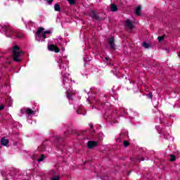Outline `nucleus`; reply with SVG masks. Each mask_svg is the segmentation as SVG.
Returning a JSON list of instances; mask_svg holds the SVG:
<instances>
[{
	"label": "nucleus",
	"mask_w": 180,
	"mask_h": 180,
	"mask_svg": "<svg viewBox=\"0 0 180 180\" xmlns=\"http://www.w3.org/2000/svg\"><path fill=\"white\" fill-rule=\"evenodd\" d=\"M3 63H6V64H11V60L8 58H4Z\"/></svg>",
	"instance_id": "6ab92c4d"
},
{
	"label": "nucleus",
	"mask_w": 180,
	"mask_h": 180,
	"mask_svg": "<svg viewBox=\"0 0 180 180\" xmlns=\"http://www.w3.org/2000/svg\"><path fill=\"white\" fill-rule=\"evenodd\" d=\"M4 109H5V105H0V112H1V110H4Z\"/></svg>",
	"instance_id": "c756f323"
},
{
	"label": "nucleus",
	"mask_w": 180,
	"mask_h": 180,
	"mask_svg": "<svg viewBox=\"0 0 180 180\" xmlns=\"http://www.w3.org/2000/svg\"><path fill=\"white\" fill-rule=\"evenodd\" d=\"M103 61H104V63H108V61H109V59H108V58H105L103 59Z\"/></svg>",
	"instance_id": "7c9ffc66"
},
{
	"label": "nucleus",
	"mask_w": 180,
	"mask_h": 180,
	"mask_svg": "<svg viewBox=\"0 0 180 180\" xmlns=\"http://www.w3.org/2000/svg\"><path fill=\"white\" fill-rule=\"evenodd\" d=\"M125 27H128L130 30H132V29L134 27V25L130 20L127 19L125 21Z\"/></svg>",
	"instance_id": "1a4fd4ad"
},
{
	"label": "nucleus",
	"mask_w": 180,
	"mask_h": 180,
	"mask_svg": "<svg viewBox=\"0 0 180 180\" xmlns=\"http://www.w3.org/2000/svg\"><path fill=\"white\" fill-rule=\"evenodd\" d=\"M68 133H70V131H68Z\"/></svg>",
	"instance_id": "a19ab883"
},
{
	"label": "nucleus",
	"mask_w": 180,
	"mask_h": 180,
	"mask_svg": "<svg viewBox=\"0 0 180 180\" xmlns=\"http://www.w3.org/2000/svg\"><path fill=\"white\" fill-rule=\"evenodd\" d=\"M70 5H74L75 4V0H67Z\"/></svg>",
	"instance_id": "b1692460"
},
{
	"label": "nucleus",
	"mask_w": 180,
	"mask_h": 180,
	"mask_svg": "<svg viewBox=\"0 0 180 180\" xmlns=\"http://www.w3.org/2000/svg\"><path fill=\"white\" fill-rule=\"evenodd\" d=\"M108 44L112 50H115L116 49V44H115V37L109 38L108 40Z\"/></svg>",
	"instance_id": "423d86ee"
},
{
	"label": "nucleus",
	"mask_w": 180,
	"mask_h": 180,
	"mask_svg": "<svg viewBox=\"0 0 180 180\" xmlns=\"http://www.w3.org/2000/svg\"><path fill=\"white\" fill-rule=\"evenodd\" d=\"M101 179L103 180H108L109 179V177L108 176H104L101 178Z\"/></svg>",
	"instance_id": "c85d7f7f"
},
{
	"label": "nucleus",
	"mask_w": 180,
	"mask_h": 180,
	"mask_svg": "<svg viewBox=\"0 0 180 180\" xmlns=\"http://www.w3.org/2000/svg\"><path fill=\"white\" fill-rule=\"evenodd\" d=\"M50 33H51V32H50L49 30L47 31H44V34H50Z\"/></svg>",
	"instance_id": "bb28decb"
},
{
	"label": "nucleus",
	"mask_w": 180,
	"mask_h": 180,
	"mask_svg": "<svg viewBox=\"0 0 180 180\" xmlns=\"http://www.w3.org/2000/svg\"><path fill=\"white\" fill-rule=\"evenodd\" d=\"M44 160V155H41L40 158L37 160L38 162H41Z\"/></svg>",
	"instance_id": "aec40b11"
},
{
	"label": "nucleus",
	"mask_w": 180,
	"mask_h": 180,
	"mask_svg": "<svg viewBox=\"0 0 180 180\" xmlns=\"http://www.w3.org/2000/svg\"><path fill=\"white\" fill-rule=\"evenodd\" d=\"M35 37L38 41H43V39H46L44 34V28L39 27L35 34Z\"/></svg>",
	"instance_id": "20e7f679"
},
{
	"label": "nucleus",
	"mask_w": 180,
	"mask_h": 180,
	"mask_svg": "<svg viewBox=\"0 0 180 180\" xmlns=\"http://www.w3.org/2000/svg\"><path fill=\"white\" fill-rule=\"evenodd\" d=\"M60 140H63V139L60 138V136H56L55 139V141H60Z\"/></svg>",
	"instance_id": "a878e982"
},
{
	"label": "nucleus",
	"mask_w": 180,
	"mask_h": 180,
	"mask_svg": "<svg viewBox=\"0 0 180 180\" xmlns=\"http://www.w3.org/2000/svg\"><path fill=\"white\" fill-rule=\"evenodd\" d=\"M148 98H153V94H149V95H148Z\"/></svg>",
	"instance_id": "473e14b6"
},
{
	"label": "nucleus",
	"mask_w": 180,
	"mask_h": 180,
	"mask_svg": "<svg viewBox=\"0 0 180 180\" xmlns=\"http://www.w3.org/2000/svg\"><path fill=\"white\" fill-rule=\"evenodd\" d=\"M48 50L49 51H54L55 53H59L60 52V49L57 46L56 44H51L48 46Z\"/></svg>",
	"instance_id": "39448f33"
},
{
	"label": "nucleus",
	"mask_w": 180,
	"mask_h": 180,
	"mask_svg": "<svg viewBox=\"0 0 180 180\" xmlns=\"http://www.w3.org/2000/svg\"><path fill=\"white\" fill-rule=\"evenodd\" d=\"M58 63L60 64V70H63V71H65V70H67L68 65H65L64 63H63V59L59 58Z\"/></svg>",
	"instance_id": "9d476101"
},
{
	"label": "nucleus",
	"mask_w": 180,
	"mask_h": 180,
	"mask_svg": "<svg viewBox=\"0 0 180 180\" xmlns=\"http://www.w3.org/2000/svg\"><path fill=\"white\" fill-rule=\"evenodd\" d=\"M164 39H165V37H164V36L158 37V40L159 42L162 41V40H164Z\"/></svg>",
	"instance_id": "393cba45"
},
{
	"label": "nucleus",
	"mask_w": 180,
	"mask_h": 180,
	"mask_svg": "<svg viewBox=\"0 0 180 180\" xmlns=\"http://www.w3.org/2000/svg\"><path fill=\"white\" fill-rule=\"evenodd\" d=\"M135 15L140 16L141 15V6H138L134 11Z\"/></svg>",
	"instance_id": "f8f14e48"
},
{
	"label": "nucleus",
	"mask_w": 180,
	"mask_h": 180,
	"mask_svg": "<svg viewBox=\"0 0 180 180\" xmlns=\"http://www.w3.org/2000/svg\"><path fill=\"white\" fill-rule=\"evenodd\" d=\"M63 84H64V86L65 88H66V89H68V85L69 86H70L71 85V79H69L68 77L63 75Z\"/></svg>",
	"instance_id": "6e6552de"
},
{
	"label": "nucleus",
	"mask_w": 180,
	"mask_h": 180,
	"mask_svg": "<svg viewBox=\"0 0 180 180\" xmlns=\"http://www.w3.org/2000/svg\"><path fill=\"white\" fill-rule=\"evenodd\" d=\"M0 58H2V56H0Z\"/></svg>",
	"instance_id": "ea45409f"
},
{
	"label": "nucleus",
	"mask_w": 180,
	"mask_h": 180,
	"mask_svg": "<svg viewBox=\"0 0 180 180\" xmlns=\"http://www.w3.org/2000/svg\"><path fill=\"white\" fill-rule=\"evenodd\" d=\"M110 9H111V12H116L117 11V6L112 4L110 5Z\"/></svg>",
	"instance_id": "4468645a"
},
{
	"label": "nucleus",
	"mask_w": 180,
	"mask_h": 180,
	"mask_svg": "<svg viewBox=\"0 0 180 180\" xmlns=\"http://www.w3.org/2000/svg\"><path fill=\"white\" fill-rule=\"evenodd\" d=\"M1 143L2 146H8V144H9V140L3 138L1 140Z\"/></svg>",
	"instance_id": "ddd939ff"
},
{
	"label": "nucleus",
	"mask_w": 180,
	"mask_h": 180,
	"mask_svg": "<svg viewBox=\"0 0 180 180\" xmlns=\"http://www.w3.org/2000/svg\"><path fill=\"white\" fill-rule=\"evenodd\" d=\"M97 146H98V142L96 141H89L87 143V146L89 147V148H94V147H96Z\"/></svg>",
	"instance_id": "9b49d317"
},
{
	"label": "nucleus",
	"mask_w": 180,
	"mask_h": 180,
	"mask_svg": "<svg viewBox=\"0 0 180 180\" xmlns=\"http://www.w3.org/2000/svg\"><path fill=\"white\" fill-rule=\"evenodd\" d=\"M77 115H79V112L78 110H77Z\"/></svg>",
	"instance_id": "4c0bfd02"
},
{
	"label": "nucleus",
	"mask_w": 180,
	"mask_h": 180,
	"mask_svg": "<svg viewBox=\"0 0 180 180\" xmlns=\"http://www.w3.org/2000/svg\"><path fill=\"white\" fill-rule=\"evenodd\" d=\"M54 0H49L48 2L49 4H51V2H53Z\"/></svg>",
	"instance_id": "f704fd0d"
},
{
	"label": "nucleus",
	"mask_w": 180,
	"mask_h": 180,
	"mask_svg": "<svg viewBox=\"0 0 180 180\" xmlns=\"http://www.w3.org/2000/svg\"><path fill=\"white\" fill-rule=\"evenodd\" d=\"M90 127H91V129H92V127H94V125L90 124Z\"/></svg>",
	"instance_id": "e433bc0d"
},
{
	"label": "nucleus",
	"mask_w": 180,
	"mask_h": 180,
	"mask_svg": "<svg viewBox=\"0 0 180 180\" xmlns=\"http://www.w3.org/2000/svg\"><path fill=\"white\" fill-rule=\"evenodd\" d=\"M142 46H143L144 49H150V47H151V44L147 42H143L142 43Z\"/></svg>",
	"instance_id": "2eb2a0df"
},
{
	"label": "nucleus",
	"mask_w": 180,
	"mask_h": 180,
	"mask_svg": "<svg viewBox=\"0 0 180 180\" xmlns=\"http://www.w3.org/2000/svg\"><path fill=\"white\" fill-rule=\"evenodd\" d=\"M176 160V157L174 155H170V161H175Z\"/></svg>",
	"instance_id": "412c9836"
},
{
	"label": "nucleus",
	"mask_w": 180,
	"mask_h": 180,
	"mask_svg": "<svg viewBox=\"0 0 180 180\" xmlns=\"http://www.w3.org/2000/svg\"><path fill=\"white\" fill-rule=\"evenodd\" d=\"M139 162H141V161H144V158H140V159H139Z\"/></svg>",
	"instance_id": "72a5a7b5"
},
{
	"label": "nucleus",
	"mask_w": 180,
	"mask_h": 180,
	"mask_svg": "<svg viewBox=\"0 0 180 180\" xmlns=\"http://www.w3.org/2000/svg\"><path fill=\"white\" fill-rule=\"evenodd\" d=\"M51 180H60V177L58 176H53Z\"/></svg>",
	"instance_id": "5701e85b"
},
{
	"label": "nucleus",
	"mask_w": 180,
	"mask_h": 180,
	"mask_svg": "<svg viewBox=\"0 0 180 180\" xmlns=\"http://www.w3.org/2000/svg\"><path fill=\"white\" fill-rule=\"evenodd\" d=\"M67 98H68V99H71V94L70 93V89H69V90H68L67 91Z\"/></svg>",
	"instance_id": "4be33fe9"
},
{
	"label": "nucleus",
	"mask_w": 180,
	"mask_h": 180,
	"mask_svg": "<svg viewBox=\"0 0 180 180\" xmlns=\"http://www.w3.org/2000/svg\"><path fill=\"white\" fill-rule=\"evenodd\" d=\"M88 16L91 18L93 22H101L103 20V18L99 15V13L91 10L87 13Z\"/></svg>",
	"instance_id": "7ed1b4c3"
},
{
	"label": "nucleus",
	"mask_w": 180,
	"mask_h": 180,
	"mask_svg": "<svg viewBox=\"0 0 180 180\" xmlns=\"http://www.w3.org/2000/svg\"><path fill=\"white\" fill-rule=\"evenodd\" d=\"M54 9L56 12H60L61 11V7H60V5L58 4H55Z\"/></svg>",
	"instance_id": "dca6fc26"
},
{
	"label": "nucleus",
	"mask_w": 180,
	"mask_h": 180,
	"mask_svg": "<svg viewBox=\"0 0 180 180\" xmlns=\"http://www.w3.org/2000/svg\"><path fill=\"white\" fill-rule=\"evenodd\" d=\"M0 32L6 33L7 37H17L18 39H22V37H23L22 34H19V32H15L8 25H0Z\"/></svg>",
	"instance_id": "f257e3e1"
},
{
	"label": "nucleus",
	"mask_w": 180,
	"mask_h": 180,
	"mask_svg": "<svg viewBox=\"0 0 180 180\" xmlns=\"http://www.w3.org/2000/svg\"><path fill=\"white\" fill-rule=\"evenodd\" d=\"M178 56H179V57H180V52H179V53H178Z\"/></svg>",
	"instance_id": "58836bf2"
},
{
	"label": "nucleus",
	"mask_w": 180,
	"mask_h": 180,
	"mask_svg": "<svg viewBox=\"0 0 180 180\" xmlns=\"http://www.w3.org/2000/svg\"><path fill=\"white\" fill-rule=\"evenodd\" d=\"M153 113L156 115L155 117L157 119H161V116H162L161 111L158 110V108H157V105H155L153 109Z\"/></svg>",
	"instance_id": "0eeeda50"
},
{
	"label": "nucleus",
	"mask_w": 180,
	"mask_h": 180,
	"mask_svg": "<svg viewBox=\"0 0 180 180\" xmlns=\"http://www.w3.org/2000/svg\"><path fill=\"white\" fill-rule=\"evenodd\" d=\"M28 25H30V26H33V22L30 21V22H28Z\"/></svg>",
	"instance_id": "2f4dec72"
},
{
	"label": "nucleus",
	"mask_w": 180,
	"mask_h": 180,
	"mask_svg": "<svg viewBox=\"0 0 180 180\" xmlns=\"http://www.w3.org/2000/svg\"><path fill=\"white\" fill-rule=\"evenodd\" d=\"M164 136L165 139H166L167 140H172V141H174V139L171 137V136H169V134H167V135L164 134Z\"/></svg>",
	"instance_id": "a211bd4d"
},
{
	"label": "nucleus",
	"mask_w": 180,
	"mask_h": 180,
	"mask_svg": "<svg viewBox=\"0 0 180 180\" xmlns=\"http://www.w3.org/2000/svg\"><path fill=\"white\" fill-rule=\"evenodd\" d=\"M25 112L27 115H34V111L32 110L30 108H27Z\"/></svg>",
	"instance_id": "f3484780"
},
{
	"label": "nucleus",
	"mask_w": 180,
	"mask_h": 180,
	"mask_svg": "<svg viewBox=\"0 0 180 180\" xmlns=\"http://www.w3.org/2000/svg\"><path fill=\"white\" fill-rule=\"evenodd\" d=\"M22 56H23V52L20 51V48L18 45H15L13 47V58L14 61L19 63Z\"/></svg>",
	"instance_id": "f03ea898"
},
{
	"label": "nucleus",
	"mask_w": 180,
	"mask_h": 180,
	"mask_svg": "<svg viewBox=\"0 0 180 180\" xmlns=\"http://www.w3.org/2000/svg\"><path fill=\"white\" fill-rule=\"evenodd\" d=\"M52 172H53V175H56V172H54V170H52Z\"/></svg>",
	"instance_id": "c9c22d12"
},
{
	"label": "nucleus",
	"mask_w": 180,
	"mask_h": 180,
	"mask_svg": "<svg viewBox=\"0 0 180 180\" xmlns=\"http://www.w3.org/2000/svg\"><path fill=\"white\" fill-rule=\"evenodd\" d=\"M128 146H129V143L127 142V141H124V146L127 147Z\"/></svg>",
	"instance_id": "cd10ccee"
}]
</instances>
